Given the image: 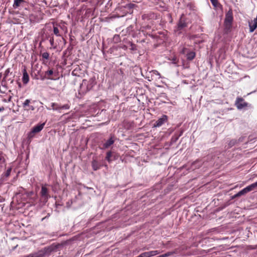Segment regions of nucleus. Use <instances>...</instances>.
<instances>
[{"mask_svg": "<svg viewBox=\"0 0 257 257\" xmlns=\"http://www.w3.org/2000/svg\"><path fill=\"white\" fill-rule=\"evenodd\" d=\"M45 124V122H43L40 124H37L33 128H43L44 125Z\"/></svg>", "mask_w": 257, "mask_h": 257, "instance_id": "c756f323", "label": "nucleus"}, {"mask_svg": "<svg viewBox=\"0 0 257 257\" xmlns=\"http://www.w3.org/2000/svg\"><path fill=\"white\" fill-rule=\"evenodd\" d=\"M26 3L25 0H14L13 8L17 9Z\"/></svg>", "mask_w": 257, "mask_h": 257, "instance_id": "f8f14e48", "label": "nucleus"}, {"mask_svg": "<svg viewBox=\"0 0 257 257\" xmlns=\"http://www.w3.org/2000/svg\"><path fill=\"white\" fill-rule=\"evenodd\" d=\"M169 60H171L172 61V63L176 65L178 64V59L176 56H174L172 58H169Z\"/></svg>", "mask_w": 257, "mask_h": 257, "instance_id": "b1692460", "label": "nucleus"}, {"mask_svg": "<svg viewBox=\"0 0 257 257\" xmlns=\"http://www.w3.org/2000/svg\"><path fill=\"white\" fill-rule=\"evenodd\" d=\"M57 73L54 72L53 69H49L45 72L44 74L41 75L40 79L44 80L45 79L56 80L57 79Z\"/></svg>", "mask_w": 257, "mask_h": 257, "instance_id": "7ed1b4c3", "label": "nucleus"}, {"mask_svg": "<svg viewBox=\"0 0 257 257\" xmlns=\"http://www.w3.org/2000/svg\"><path fill=\"white\" fill-rule=\"evenodd\" d=\"M5 110V108L3 106L0 107V112L3 111Z\"/></svg>", "mask_w": 257, "mask_h": 257, "instance_id": "37998d69", "label": "nucleus"}, {"mask_svg": "<svg viewBox=\"0 0 257 257\" xmlns=\"http://www.w3.org/2000/svg\"><path fill=\"white\" fill-rule=\"evenodd\" d=\"M111 156L112 153L110 151L108 152L107 153L105 159L109 163L112 161V159H111Z\"/></svg>", "mask_w": 257, "mask_h": 257, "instance_id": "4be33fe9", "label": "nucleus"}, {"mask_svg": "<svg viewBox=\"0 0 257 257\" xmlns=\"http://www.w3.org/2000/svg\"><path fill=\"white\" fill-rule=\"evenodd\" d=\"M182 134V132L181 133V134H180L179 136H181Z\"/></svg>", "mask_w": 257, "mask_h": 257, "instance_id": "8fccbe9b", "label": "nucleus"}, {"mask_svg": "<svg viewBox=\"0 0 257 257\" xmlns=\"http://www.w3.org/2000/svg\"><path fill=\"white\" fill-rule=\"evenodd\" d=\"M92 167L93 170L94 171H96L99 169L100 166L98 164V162L96 160H93L92 162Z\"/></svg>", "mask_w": 257, "mask_h": 257, "instance_id": "f3484780", "label": "nucleus"}, {"mask_svg": "<svg viewBox=\"0 0 257 257\" xmlns=\"http://www.w3.org/2000/svg\"><path fill=\"white\" fill-rule=\"evenodd\" d=\"M53 32H54V34L59 37V36H61L60 34H59V29H58L57 27H54L53 28Z\"/></svg>", "mask_w": 257, "mask_h": 257, "instance_id": "a878e982", "label": "nucleus"}, {"mask_svg": "<svg viewBox=\"0 0 257 257\" xmlns=\"http://www.w3.org/2000/svg\"><path fill=\"white\" fill-rule=\"evenodd\" d=\"M135 6L136 5L135 4L130 3L126 4L125 6H124V8L126 9H128L130 11L129 12L130 13H132L133 12H131V11L135 7Z\"/></svg>", "mask_w": 257, "mask_h": 257, "instance_id": "aec40b11", "label": "nucleus"}, {"mask_svg": "<svg viewBox=\"0 0 257 257\" xmlns=\"http://www.w3.org/2000/svg\"><path fill=\"white\" fill-rule=\"evenodd\" d=\"M42 57L43 58L48 60L49 58V54L48 52H44L42 54Z\"/></svg>", "mask_w": 257, "mask_h": 257, "instance_id": "cd10ccee", "label": "nucleus"}, {"mask_svg": "<svg viewBox=\"0 0 257 257\" xmlns=\"http://www.w3.org/2000/svg\"><path fill=\"white\" fill-rule=\"evenodd\" d=\"M34 194L33 192L31 191L30 192V195H33Z\"/></svg>", "mask_w": 257, "mask_h": 257, "instance_id": "49530a36", "label": "nucleus"}, {"mask_svg": "<svg viewBox=\"0 0 257 257\" xmlns=\"http://www.w3.org/2000/svg\"><path fill=\"white\" fill-rule=\"evenodd\" d=\"M241 195H238V192L236 194H235L234 195V198H235V197H239Z\"/></svg>", "mask_w": 257, "mask_h": 257, "instance_id": "a19ab883", "label": "nucleus"}, {"mask_svg": "<svg viewBox=\"0 0 257 257\" xmlns=\"http://www.w3.org/2000/svg\"><path fill=\"white\" fill-rule=\"evenodd\" d=\"M248 25L249 27V32L250 33L253 32L257 28V17L253 20L249 21Z\"/></svg>", "mask_w": 257, "mask_h": 257, "instance_id": "1a4fd4ad", "label": "nucleus"}, {"mask_svg": "<svg viewBox=\"0 0 257 257\" xmlns=\"http://www.w3.org/2000/svg\"><path fill=\"white\" fill-rule=\"evenodd\" d=\"M113 41L115 43H117L120 41V37L118 35H115L113 38Z\"/></svg>", "mask_w": 257, "mask_h": 257, "instance_id": "bb28decb", "label": "nucleus"}, {"mask_svg": "<svg viewBox=\"0 0 257 257\" xmlns=\"http://www.w3.org/2000/svg\"><path fill=\"white\" fill-rule=\"evenodd\" d=\"M114 142V140L113 137H111L109 138L105 143H104L103 146L105 149H107L109 148L111 145H112Z\"/></svg>", "mask_w": 257, "mask_h": 257, "instance_id": "ddd939ff", "label": "nucleus"}, {"mask_svg": "<svg viewBox=\"0 0 257 257\" xmlns=\"http://www.w3.org/2000/svg\"><path fill=\"white\" fill-rule=\"evenodd\" d=\"M188 24L187 18L184 14H182L174 30L175 32L179 35L180 34L182 33V30L187 27Z\"/></svg>", "mask_w": 257, "mask_h": 257, "instance_id": "f257e3e1", "label": "nucleus"}, {"mask_svg": "<svg viewBox=\"0 0 257 257\" xmlns=\"http://www.w3.org/2000/svg\"><path fill=\"white\" fill-rule=\"evenodd\" d=\"M51 109L53 110H60V105L58 103L53 102L51 105Z\"/></svg>", "mask_w": 257, "mask_h": 257, "instance_id": "6ab92c4d", "label": "nucleus"}, {"mask_svg": "<svg viewBox=\"0 0 257 257\" xmlns=\"http://www.w3.org/2000/svg\"><path fill=\"white\" fill-rule=\"evenodd\" d=\"M42 130H32V131L28 134V141L29 143L31 141V139L33 138L34 135L40 132Z\"/></svg>", "mask_w": 257, "mask_h": 257, "instance_id": "2eb2a0df", "label": "nucleus"}, {"mask_svg": "<svg viewBox=\"0 0 257 257\" xmlns=\"http://www.w3.org/2000/svg\"><path fill=\"white\" fill-rule=\"evenodd\" d=\"M7 90V87L5 85H2L0 86V92L2 93H5L6 90Z\"/></svg>", "mask_w": 257, "mask_h": 257, "instance_id": "2f4dec72", "label": "nucleus"}, {"mask_svg": "<svg viewBox=\"0 0 257 257\" xmlns=\"http://www.w3.org/2000/svg\"><path fill=\"white\" fill-rule=\"evenodd\" d=\"M153 73L154 74H155V75H156L159 76V78H160V77H161V74H160V73L158 71H157V70H153Z\"/></svg>", "mask_w": 257, "mask_h": 257, "instance_id": "c9c22d12", "label": "nucleus"}, {"mask_svg": "<svg viewBox=\"0 0 257 257\" xmlns=\"http://www.w3.org/2000/svg\"><path fill=\"white\" fill-rule=\"evenodd\" d=\"M11 99H12V96H10L9 97V99H8V101H9V102L11 101Z\"/></svg>", "mask_w": 257, "mask_h": 257, "instance_id": "a18cd8bd", "label": "nucleus"}, {"mask_svg": "<svg viewBox=\"0 0 257 257\" xmlns=\"http://www.w3.org/2000/svg\"><path fill=\"white\" fill-rule=\"evenodd\" d=\"M11 171H12V168H9L6 171V172L3 174V175L6 177H8L10 175Z\"/></svg>", "mask_w": 257, "mask_h": 257, "instance_id": "393cba45", "label": "nucleus"}, {"mask_svg": "<svg viewBox=\"0 0 257 257\" xmlns=\"http://www.w3.org/2000/svg\"><path fill=\"white\" fill-rule=\"evenodd\" d=\"M257 188L255 183H253L251 184V185L246 187L245 188H243L241 190L238 192V195H243L245 194L246 193L253 190L254 189Z\"/></svg>", "mask_w": 257, "mask_h": 257, "instance_id": "0eeeda50", "label": "nucleus"}, {"mask_svg": "<svg viewBox=\"0 0 257 257\" xmlns=\"http://www.w3.org/2000/svg\"><path fill=\"white\" fill-rule=\"evenodd\" d=\"M131 50H132L133 51H135V50H137V46L135 44L131 43Z\"/></svg>", "mask_w": 257, "mask_h": 257, "instance_id": "f704fd0d", "label": "nucleus"}, {"mask_svg": "<svg viewBox=\"0 0 257 257\" xmlns=\"http://www.w3.org/2000/svg\"><path fill=\"white\" fill-rule=\"evenodd\" d=\"M233 20V18L232 11L231 9H229L225 15V18L224 20L225 29L227 31L229 30L231 28Z\"/></svg>", "mask_w": 257, "mask_h": 257, "instance_id": "f03ea898", "label": "nucleus"}, {"mask_svg": "<svg viewBox=\"0 0 257 257\" xmlns=\"http://www.w3.org/2000/svg\"><path fill=\"white\" fill-rule=\"evenodd\" d=\"M29 109L30 110H35V107L33 106L29 105Z\"/></svg>", "mask_w": 257, "mask_h": 257, "instance_id": "58836bf2", "label": "nucleus"}, {"mask_svg": "<svg viewBox=\"0 0 257 257\" xmlns=\"http://www.w3.org/2000/svg\"><path fill=\"white\" fill-rule=\"evenodd\" d=\"M167 16H168L169 18H170L171 19H172V16H171V15L170 14H168L167 15ZM172 20H171V22H172Z\"/></svg>", "mask_w": 257, "mask_h": 257, "instance_id": "79ce46f5", "label": "nucleus"}, {"mask_svg": "<svg viewBox=\"0 0 257 257\" xmlns=\"http://www.w3.org/2000/svg\"><path fill=\"white\" fill-rule=\"evenodd\" d=\"M22 81L24 84H27L29 81V76L25 67L23 70Z\"/></svg>", "mask_w": 257, "mask_h": 257, "instance_id": "9b49d317", "label": "nucleus"}, {"mask_svg": "<svg viewBox=\"0 0 257 257\" xmlns=\"http://www.w3.org/2000/svg\"><path fill=\"white\" fill-rule=\"evenodd\" d=\"M160 253L158 250H152L147 252H143L141 254L142 257H151Z\"/></svg>", "mask_w": 257, "mask_h": 257, "instance_id": "9d476101", "label": "nucleus"}, {"mask_svg": "<svg viewBox=\"0 0 257 257\" xmlns=\"http://www.w3.org/2000/svg\"><path fill=\"white\" fill-rule=\"evenodd\" d=\"M76 71V69H74V70L72 71V75H75V76H76V75H77V74H76V72H75Z\"/></svg>", "mask_w": 257, "mask_h": 257, "instance_id": "ea45409f", "label": "nucleus"}, {"mask_svg": "<svg viewBox=\"0 0 257 257\" xmlns=\"http://www.w3.org/2000/svg\"><path fill=\"white\" fill-rule=\"evenodd\" d=\"M195 53L194 52H190L187 54V59L189 61L192 60L195 57Z\"/></svg>", "mask_w": 257, "mask_h": 257, "instance_id": "dca6fc26", "label": "nucleus"}, {"mask_svg": "<svg viewBox=\"0 0 257 257\" xmlns=\"http://www.w3.org/2000/svg\"><path fill=\"white\" fill-rule=\"evenodd\" d=\"M50 44L52 46H53L54 45V38L53 37H51L50 39Z\"/></svg>", "mask_w": 257, "mask_h": 257, "instance_id": "4c0bfd02", "label": "nucleus"}, {"mask_svg": "<svg viewBox=\"0 0 257 257\" xmlns=\"http://www.w3.org/2000/svg\"><path fill=\"white\" fill-rule=\"evenodd\" d=\"M254 183H255V185H256V187H257V181H256V182H254Z\"/></svg>", "mask_w": 257, "mask_h": 257, "instance_id": "de8ad7c7", "label": "nucleus"}, {"mask_svg": "<svg viewBox=\"0 0 257 257\" xmlns=\"http://www.w3.org/2000/svg\"><path fill=\"white\" fill-rule=\"evenodd\" d=\"M40 195L42 199L45 202H47L48 199L50 198V195L48 193V189L45 185H42L41 187V190L40 192Z\"/></svg>", "mask_w": 257, "mask_h": 257, "instance_id": "39448f33", "label": "nucleus"}, {"mask_svg": "<svg viewBox=\"0 0 257 257\" xmlns=\"http://www.w3.org/2000/svg\"><path fill=\"white\" fill-rule=\"evenodd\" d=\"M124 127H126V128H129V127H133L134 123L132 122H130L127 121H125L124 122Z\"/></svg>", "mask_w": 257, "mask_h": 257, "instance_id": "412c9836", "label": "nucleus"}, {"mask_svg": "<svg viewBox=\"0 0 257 257\" xmlns=\"http://www.w3.org/2000/svg\"><path fill=\"white\" fill-rule=\"evenodd\" d=\"M44 256V253L40 250L38 252L31 253L28 255L26 257H43Z\"/></svg>", "mask_w": 257, "mask_h": 257, "instance_id": "4468645a", "label": "nucleus"}, {"mask_svg": "<svg viewBox=\"0 0 257 257\" xmlns=\"http://www.w3.org/2000/svg\"><path fill=\"white\" fill-rule=\"evenodd\" d=\"M187 49L186 48L183 47L181 51V53L185 54L187 52Z\"/></svg>", "mask_w": 257, "mask_h": 257, "instance_id": "e433bc0d", "label": "nucleus"}, {"mask_svg": "<svg viewBox=\"0 0 257 257\" xmlns=\"http://www.w3.org/2000/svg\"><path fill=\"white\" fill-rule=\"evenodd\" d=\"M174 253H175L174 251L168 252L165 254L159 255V257H168L173 255Z\"/></svg>", "mask_w": 257, "mask_h": 257, "instance_id": "5701e85b", "label": "nucleus"}, {"mask_svg": "<svg viewBox=\"0 0 257 257\" xmlns=\"http://www.w3.org/2000/svg\"><path fill=\"white\" fill-rule=\"evenodd\" d=\"M30 103V99H26L23 103V107H26L27 106H29Z\"/></svg>", "mask_w": 257, "mask_h": 257, "instance_id": "c85d7f7f", "label": "nucleus"}, {"mask_svg": "<svg viewBox=\"0 0 257 257\" xmlns=\"http://www.w3.org/2000/svg\"><path fill=\"white\" fill-rule=\"evenodd\" d=\"M69 108H70V105L68 104H64L62 106L60 105V110H61V109H69Z\"/></svg>", "mask_w": 257, "mask_h": 257, "instance_id": "7c9ffc66", "label": "nucleus"}, {"mask_svg": "<svg viewBox=\"0 0 257 257\" xmlns=\"http://www.w3.org/2000/svg\"><path fill=\"white\" fill-rule=\"evenodd\" d=\"M10 68L7 69L5 71V74H4V79H6L7 77V76H8V75L10 73Z\"/></svg>", "mask_w": 257, "mask_h": 257, "instance_id": "473e14b6", "label": "nucleus"}, {"mask_svg": "<svg viewBox=\"0 0 257 257\" xmlns=\"http://www.w3.org/2000/svg\"><path fill=\"white\" fill-rule=\"evenodd\" d=\"M168 117L166 115H163L160 118H159L154 123V125L155 127H160L163 124L167 122Z\"/></svg>", "mask_w": 257, "mask_h": 257, "instance_id": "6e6552de", "label": "nucleus"}, {"mask_svg": "<svg viewBox=\"0 0 257 257\" xmlns=\"http://www.w3.org/2000/svg\"><path fill=\"white\" fill-rule=\"evenodd\" d=\"M3 159V156L0 154V161H1Z\"/></svg>", "mask_w": 257, "mask_h": 257, "instance_id": "c03bdc74", "label": "nucleus"}, {"mask_svg": "<svg viewBox=\"0 0 257 257\" xmlns=\"http://www.w3.org/2000/svg\"><path fill=\"white\" fill-rule=\"evenodd\" d=\"M150 36H151V37H154L153 35H149Z\"/></svg>", "mask_w": 257, "mask_h": 257, "instance_id": "09e8293b", "label": "nucleus"}, {"mask_svg": "<svg viewBox=\"0 0 257 257\" xmlns=\"http://www.w3.org/2000/svg\"><path fill=\"white\" fill-rule=\"evenodd\" d=\"M236 143V141L235 140H231L230 141V142L228 144L229 148H231L233 146H234L235 143Z\"/></svg>", "mask_w": 257, "mask_h": 257, "instance_id": "72a5a7b5", "label": "nucleus"}, {"mask_svg": "<svg viewBox=\"0 0 257 257\" xmlns=\"http://www.w3.org/2000/svg\"><path fill=\"white\" fill-rule=\"evenodd\" d=\"M142 19L144 20L150 21L155 20L159 18V15L153 12H150L142 15Z\"/></svg>", "mask_w": 257, "mask_h": 257, "instance_id": "423d86ee", "label": "nucleus"}, {"mask_svg": "<svg viewBox=\"0 0 257 257\" xmlns=\"http://www.w3.org/2000/svg\"><path fill=\"white\" fill-rule=\"evenodd\" d=\"M212 5H213V6L217 9V8H221L222 7V6L221 5H220L218 0H213L211 2Z\"/></svg>", "mask_w": 257, "mask_h": 257, "instance_id": "a211bd4d", "label": "nucleus"}, {"mask_svg": "<svg viewBox=\"0 0 257 257\" xmlns=\"http://www.w3.org/2000/svg\"><path fill=\"white\" fill-rule=\"evenodd\" d=\"M235 105L238 109H241L249 105L248 103L244 101L242 97H237Z\"/></svg>", "mask_w": 257, "mask_h": 257, "instance_id": "20e7f679", "label": "nucleus"}]
</instances>
